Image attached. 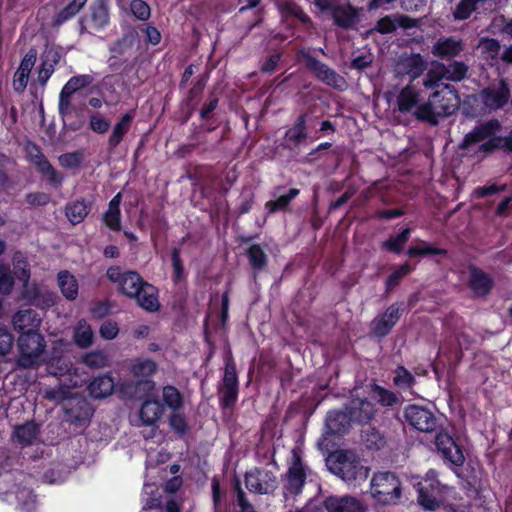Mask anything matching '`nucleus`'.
<instances>
[{"mask_svg":"<svg viewBox=\"0 0 512 512\" xmlns=\"http://www.w3.org/2000/svg\"><path fill=\"white\" fill-rule=\"evenodd\" d=\"M482 103L489 110L503 108L510 99V88L506 79H500L497 86H488L481 90Z\"/></svg>","mask_w":512,"mask_h":512,"instance_id":"obj_19","label":"nucleus"},{"mask_svg":"<svg viewBox=\"0 0 512 512\" xmlns=\"http://www.w3.org/2000/svg\"><path fill=\"white\" fill-rule=\"evenodd\" d=\"M61 58L60 53L55 49H48L42 56L41 67L38 71L37 81L44 86L51 77Z\"/></svg>","mask_w":512,"mask_h":512,"instance_id":"obj_33","label":"nucleus"},{"mask_svg":"<svg viewBox=\"0 0 512 512\" xmlns=\"http://www.w3.org/2000/svg\"><path fill=\"white\" fill-rule=\"evenodd\" d=\"M447 91H434L430 98L434 101V105L437 109V114L440 117H448L452 115L458 106V96L457 92L454 88L450 89L448 85H446Z\"/></svg>","mask_w":512,"mask_h":512,"instance_id":"obj_24","label":"nucleus"},{"mask_svg":"<svg viewBox=\"0 0 512 512\" xmlns=\"http://www.w3.org/2000/svg\"><path fill=\"white\" fill-rule=\"evenodd\" d=\"M249 265L254 272H261L268 266V256L259 244H252L246 250Z\"/></svg>","mask_w":512,"mask_h":512,"instance_id":"obj_39","label":"nucleus"},{"mask_svg":"<svg viewBox=\"0 0 512 512\" xmlns=\"http://www.w3.org/2000/svg\"><path fill=\"white\" fill-rule=\"evenodd\" d=\"M329 468L346 483L365 481L370 472V468L364 466L357 454L351 450L337 451Z\"/></svg>","mask_w":512,"mask_h":512,"instance_id":"obj_2","label":"nucleus"},{"mask_svg":"<svg viewBox=\"0 0 512 512\" xmlns=\"http://www.w3.org/2000/svg\"><path fill=\"white\" fill-rule=\"evenodd\" d=\"M94 82V77L90 74H80L71 77L62 87L74 94L79 90L85 89Z\"/></svg>","mask_w":512,"mask_h":512,"instance_id":"obj_55","label":"nucleus"},{"mask_svg":"<svg viewBox=\"0 0 512 512\" xmlns=\"http://www.w3.org/2000/svg\"><path fill=\"white\" fill-rule=\"evenodd\" d=\"M300 193L298 188H291L286 194L279 196L275 200H270L265 203V209L268 214H275L279 211H285L290 206V203Z\"/></svg>","mask_w":512,"mask_h":512,"instance_id":"obj_40","label":"nucleus"},{"mask_svg":"<svg viewBox=\"0 0 512 512\" xmlns=\"http://www.w3.org/2000/svg\"><path fill=\"white\" fill-rule=\"evenodd\" d=\"M157 371V363L148 358H136L131 362L130 373L137 379L136 386L143 387L146 391H152L155 382L150 377Z\"/></svg>","mask_w":512,"mask_h":512,"instance_id":"obj_20","label":"nucleus"},{"mask_svg":"<svg viewBox=\"0 0 512 512\" xmlns=\"http://www.w3.org/2000/svg\"><path fill=\"white\" fill-rule=\"evenodd\" d=\"M428 68L427 60L420 53L402 54L396 62L395 71L398 76L408 77L412 84Z\"/></svg>","mask_w":512,"mask_h":512,"instance_id":"obj_15","label":"nucleus"},{"mask_svg":"<svg viewBox=\"0 0 512 512\" xmlns=\"http://www.w3.org/2000/svg\"><path fill=\"white\" fill-rule=\"evenodd\" d=\"M420 101V92L413 84L408 83L397 95V109L402 114L413 113Z\"/></svg>","mask_w":512,"mask_h":512,"instance_id":"obj_30","label":"nucleus"},{"mask_svg":"<svg viewBox=\"0 0 512 512\" xmlns=\"http://www.w3.org/2000/svg\"><path fill=\"white\" fill-rule=\"evenodd\" d=\"M413 115L415 118L422 122H427L431 125H436L438 123V118L440 117L437 114V109L434 105V101L429 97L428 101L420 104H417L415 110L413 111Z\"/></svg>","mask_w":512,"mask_h":512,"instance_id":"obj_41","label":"nucleus"},{"mask_svg":"<svg viewBox=\"0 0 512 512\" xmlns=\"http://www.w3.org/2000/svg\"><path fill=\"white\" fill-rule=\"evenodd\" d=\"M13 325L16 331L20 333L18 338V347L20 355L18 363L24 368L32 367V313L30 310L17 312L13 317Z\"/></svg>","mask_w":512,"mask_h":512,"instance_id":"obj_5","label":"nucleus"},{"mask_svg":"<svg viewBox=\"0 0 512 512\" xmlns=\"http://www.w3.org/2000/svg\"><path fill=\"white\" fill-rule=\"evenodd\" d=\"M281 12L286 17H293L305 26H311L312 20L300 5L293 1H286L281 5Z\"/></svg>","mask_w":512,"mask_h":512,"instance_id":"obj_49","label":"nucleus"},{"mask_svg":"<svg viewBox=\"0 0 512 512\" xmlns=\"http://www.w3.org/2000/svg\"><path fill=\"white\" fill-rule=\"evenodd\" d=\"M307 472L301 456L293 450L292 464L286 471L283 485V494L285 497L298 496L302 493L306 484Z\"/></svg>","mask_w":512,"mask_h":512,"instance_id":"obj_9","label":"nucleus"},{"mask_svg":"<svg viewBox=\"0 0 512 512\" xmlns=\"http://www.w3.org/2000/svg\"><path fill=\"white\" fill-rule=\"evenodd\" d=\"M91 209L92 202L81 198L67 203L65 215L72 225H77L85 220Z\"/></svg>","mask_w":512,"mask_h":512,"instance_id":"obj_32","label":"nucleus"},{"mask_svg":"<svg viewBox=\"0 0 512 512\" xmlns=\"http://www.w3.org/2000/svg\"><path fill=\"white\" fill-rule=\"evenodd\" d=\"M58 286L62 295L69 301H73L78 296V282L74 275L67 270H62L57 276Z\"/></svg>","mask_w":512,"mask_h":512,"instance_id":"obj_36","label":"nucleus"},{"mask_svg":"<svg viewBox=\"0 0 512 512\" xmlns=\"http://www.w3.org/2000/svg\"><path fill=\"white\" fill-rule=\"evenodd\" d=\"M374 392L376 394L378 402L382 406L392 407L398 404L399 402L397 394L392 390L376 385Z\"/></svg>","mask_w":512,"mask_h":512,"instance_id":"obj_61","label":"nucleus"},{"mask_svg":"<svg viewBox=\"0 0 512 512\" xmlns=\"http://www.w3.org/2000/svg\"><path fill=\"white\" fill-rule=\"evenodd\" d=\"M87 0H72L64 8L55 14L52 19L53 26H60L66 21L73 18L81 8L86 4Z\"/></svg>","mask_w":512,"mask_h":512,"instance_id":"obj_42","label":"nucleus"},{"mask_svg":"<svg viewBox=\"0 0 512 512\" xmlns=\"http://www.w3.org/2000/svg\"><path fill=\"white\" fill-rule=\"evenodd\" d=\"M477 9L475 0H460L453 11L455 20H466Z\"/></svg>","mask_w":512,"mask_h":512,"instance_id":"obj_59","label":"nucleus"},{"mask_svg":"<svg viewBox=\"0 0 512 512\" xmlns=\"http://www.w3.org/2000/svg\"><path fill=\"white\" fill-rule=\"evenodd\" d=\"M137 38V32L132 29L126 33H124L120 38H118L112 45L109 47L110 57L109 64L111 67L118 64V58L120 56H124L129 50L132 49L134 42Z\"/></svg>","mask_w":512,"mask_h":512,"instance_id":"obj_29","label":"nucleus"},{"mask_svg":"<svg viewBox=\"0 0 512 512\" xmlns=\"http://www.w3.org/2000/svg\"><path fill=\"white\" fill-rule=\"evenodd\" d=\"M403 417L408 425L420 432L430 433L438 428V418L429 408L422 405H407Z\"/></svg>","mask_w":512,"mask_h":512,"instance_id":"obj_8","label":"nucleus"},{"mask_svg":"<svg viewBox=\"0 0 512 512\" xmlns=\"http://www.w3.org/2000/svg\"><path fill=\"white\" fill-rule=\"evenodd\" d=\"M163 414V405L157 399L145 400L140 408L139 417L146 426L154 425Z\"/></svg>","mask_w":512,"mask_h":512,"instance_id":"obj_34","label":"nucleus"},{"mask_svg":"<svg viewBox=\"0 0 512 512\" xmlns=\"http://www.w3.org/2000/svg\"><path fill=\"white\" fill-rule=\"evenodd\" d=\"M244 479L246 488L254 494L269 495L278 488L277 476L272 471L261 467L246 471Z\"/></svg>","mask_w":512,"mask_h":512,"instance_id":"obj_7","label":"nucleus"},{"mask_svg":"<svg viewBox=\"0 0 512 512\" xmlns=\"http://www.w3.org/2000/svg\"><path fill=\"white\" fill-rule=\"evenodd\" d=\"M361 8L354 7L350 3L346 5H334L330 9L333 22L336 26L345 29H355L360 21Z\"/></svg>","mask_w":512,"mask_h":512,"instance_id":"obj_22","label":"nucleus"},{"mask_svg":"<svg viewBox=\"0 0 512 512\" xmlns=\"http://www.w3.org/2000/svg\"><path fill=\"white\" fill-rule=\"evenodd\" d=\"M219 406L222 410L232 411L239 397V379L236 363L231 355L225 358L224 373L217 387Z\"/></svg>","mask_w":512,"mask_h":512,"instance_id":"obj_3","label":"nucleus"},{"mask_svg":"<svg viewBox=\"0 0 512 512\" xmlns=\"http://www.w3.org/2000/svg\"><path fill=\"white\" fill-rule=\"evenodd\" d=\"M108 2L109 0H96L90 6L89 13L79 21L81 34L88 29L101 31L108 26L110 21Z\"/></svg>","mask_w":512,"mask_h":512,"instance_id":"obj_14","label":"nucleus"},{"mask_svg":"<svg viewBox=\"0 0 512 512\" xmlns=\"http://www.w3.org/2000/svg\"><path fill=\"white\" fill-rule=\"evenodd\" d=\"M300 56L306 68L315 76L316 79L325 85L336 90L343 91L346 86V80L327 64L322 63L316 57L304 50L300 51Z\"/></svg>","mask_w":512,"mask_h":512,"instance_id":"obj_6","label":"nucleus"},{"mask_svg":"<svg viewBox=\"0 0 512 512\" xmlns=\"http://www.w3.org/2000/svg\"><path fill=\"white\" fill-rule=\"evenodd\" d=\"M422 246H410L406 254L409 258L424 257L429 255H441L446 256L448 254L447 249L439 248L428 244L425 241H421Z\"/></svg>","mask_w":512,"mask_h":512,"instance_id":"obj_50","label":"nucleus"},{"mask_svg":"<svg viewBox=\"0 0 512 512\" xmlns=\"http://www.w3.org/2000/svg\"><path fill=\"white\" fill-rule=\"evenodd\" d=\"M397 30V19L396 15H386L380 18L372 31L378 32L380 34H391Z\"/></svg>","mask_w":512,"mask_h":512,"instance_id":"obj_62","label":"nucleus"},{"mask_svg":"<svg viewBox=\"0 0 512 512\" xmlns=\"http://www.w3.org/2000/svg\"><path fill=\"white\" fill-rule=\"evenodd\" d=\"M130 300H133L138 307L148 313H155L160 310L159 289L144 278L132 293Z\"/></svg>","mask_w":512,"mask_h":512,"instance_id":"obj_16","label":"nucleus"},{"mask_svg":"<svg viewBox=\"0 0 512 512\" xmlns=\"http://www.w3.org/2000/svg\"><path fill=\"white\" fill-rule=\"evenodd\" d=\"M468 272L467 287L473 296L475 298H486L495 285L491 275L474 264L468 266Z\"/></svg>","mask_w":512,"mask_h":512,"instance_id":"obj_18","label":"nucleus"},{"mask_svg":"<svg viewBox=\"0 0 512 512\" xmlns=\"http://www.w3.org/2000/svg\"><path fill=\"white\" fill-rule=\"evenodd\" d=\"M107 279L116 285L120 295L130 299L143 277L135 270H122L120 266L113 265L106 270Z\"/></svg>","mask_w":512,"mask_h":512,"instance_id":"obj_10","label":"nucleus"},{"mask_svg":"<svg viewBox=\"0 0 512 512\" xmlns=\"http://www.w3.org/2000/svg\"><path fill=\"white\" fill-rule=\"evenodd\" d=\"M133 16L139 21H147L151 17L150 5L144 0H131L129 5Z\"/></svg>","mask_w":512,"mask_h":512,"instance_id":"obj_58","label":"nucleus"},{"mask_svg":"<svg viewBox=\"0 0 512 512\" xmlns=\"http://www.w3.org/2000/svg\"><path fill=\"white\" fill-rule=\"evenodd\" d=\"M412 229L407 227L396 235H391L381 243V249L396 255H399L410 239Z\"/></svg>","mask_w":512,"mask_h":512,"instance_id":"obj_37","label":"nucleus"},{"mask_svg":"<svg viewBox=\"0 0 512 512\" xmlns=\"http://www.w3.org/2000/svg\"><path fill=\"white\" fill-rule=\"evenodd\" d=\"M361 438L366 449L370 451H379L387 443L385 435L377 428L371 426L362 430Z\"/></svg>","mask_w":512,"mask_h":512,"instance_id":"obj_38","label":"nucleus"},{"mask_svg":"<svg viewBox=\"0 0 512 512\" xmlns=\"http://www.w3.org/2000/svg\"><path fill=\"white\" fill-rule=\"evenodd\" d=\"M352 423L367 424L375 416V405L367 399H352L346 406Z\"/></svg>","mask_w":512,"mask_h":512,"instance_id":"obj_25","label":"nucleus"},{"mask_svg":"<svg viewBox=\"0 0 512 512\" xmlns=\"http://www.w3.org/2000/svg\"><path fill=\"white\" fill-rule=\"evenodd\" d=\"M325 424L331 435L346 434L352 424L346 407L343 410H334L327 413Z\"/></svg>","mask_w":512,"mask_h":512,"instance_id":"obj_27","label":"nucleus"},{"mask_svg":"<svg viewBox=\"0 0 512 512\" xmlns=\"http://www.w3.org/2000/svg\"><path fill=\"white\" fill-rule=\"evenodd\" d=\"M402 482L391 471L375 472L370 480L372 499L383 506L396 505L402 498Z\"/></svg>","mask_w":512,"mask_h":512,"instance_id":"obj_1","label":"nucleus"},{"mask_svg":"<svg viewBox=\"0 0 512 512\" xmlns=\"http://www.w3.org/2000/svg\"><path fill=\"white\" fill-rule=\"evenodd\" d=\"M64 420L77 427L89 424L94 409L91 404L81 396L69 397L63 404Z\"/></svg>","mask_w":512,"mask_h":512,"instance_id":"obj_11","label":"nucleus"},{"mask_svg":"<svg viewBox=\"0 0 512 512\" xmlns=\"http://www.w3.org/2000/svg\"><path fill=\"white\" fill-rule=\"evenodd\" d=\"M94 333L89 324L80 321L74 330V342L82 349L90 347L93 343Z\"/></svg>","mask_w":512,"mask_h":512,"instance_id":"obj_47","label":"nucleus"},{"mask_svg":"<svg viewBox=\"0 0 512 512\" xmlns=\"http://www.w3.org/2000/svg\"><path fill=\"white\" fill-rule=\"evenodd\" d=\"M468 65L462 61H453L446 65L445 80L451 82H460L467 76Z\"/></svg>","mask_w":512,"mask_h":512,"instance_id":"obj_51","label":"nucleus"},{"mask_svg":"<svg viewBox=\"0 0 512 512\" xmlns=\"http://www.w3.org/2000/svg\"><path fill=\"white\" fill-rule=\"evenodd\" d=\"M59 164L66 169H76L83 161V153L80 151L67 152L59 156Z\"/></svg>","mask_w":512,"mask_h":512,"instance_id":"obj_63","label":"nucleus"},{"mask_svg":"<svg viewBox=\"0 0 512 512\" xmlns=\"http://www.w3.org/2000/svg\"><path fill=\"white\" fill-rule=\"evenodd\" d=\"M202 94H203V91H201L198 88H195L194 86H192L188 90L187 95L183 101L185 107L187 108V114L185 117V121H187L191 117L192 113L194 112V110L196 109L197 105L199 104V102L201 100Z\"/></svg>","mask_w":512,"mask_h":512,"instance_id":"obj_60","label":"nucleus"},{"mask_svg":"<svg viewBox=\"0 0 512 512\" xmlns=\"http://www.w3.org/2000/svg\"><path fill=\"white\" fill-rule=\"evenodd\" d=\"M47 374L54 377L71 375L75 370L72 361L66 356H53L45 364Z\"/></svg>","mask_w":512,"mask_h":512,"instance_id":"obj_35","label":"nucleus"},{"mask_svg":"<svg viewBox=\"0 0 512 512\" xmlns=\"http://www.w3.org/2000/svg\"><path fill=\"white\" fill-rule=\"evenodd\" d=\"M171 261L173 268L172 279L174 283H179L185 278V271L183 261L181 259V250L178 247H174L171 250Z\"/></svg>","mask_w":512,"mask_h":512,"instance_id":"obj_56","label":"nucleus"},{"mask_svg":"<svg viewBox=\"0 0 512 512\" xmlns=\"http://www.w3.org/2000/svg\"><path fill=\"white\" fill-rule=\"evenodd\" d=\"M406 214L404 208L397 207L392 209H381L378 208L374 211V213L369 217L372 220H391L395 218L402 217Z\"/></svg>","mask_w":512,"mask_h":512,"instance_id":"obj_64","label":"nucleus"},{"mask_svg":"<svg viewBox=\"0 0 512 512\" xmlns=\"http://www.w3.org/2000/svg\"><path fill=\"white\" fill-rule=\"evenodd\" d=\"M446 64L442 62H434L427 71L423 80V86L427 89H434L441 80H445Z\"/></svg>","mask_w":512,"mask_h":512,"instance_id":"obj_46","label":"nucleus"},{"mask_svg":"<svg viewBox=\"0 0 512 512\" xmlns=\"http://www.w3.org/2000/svg\"><path fill=\"white\" fill-rule=\"evenodd\" d=\"M134 117L135 111L130 110L124 115H122L119 121L114 125L107 142L109 151H114L123 141L125 135L129 132L131 128Z\"/></svg>","mask_w":512,"mask_h":512,"instance_id":"obj_28","label":"nucleus"},{"mask_svg":"<svg viewBox=\"0 0 512 512\" xmlns=\"http://www.w3.org/2000/svg\"><path fill=\"white\" fill-rule=\"evenodd\" d=\"M323 506L328 512H365L363 503L350 495L328 496L323 501Z\"/></svg>","mask_w":512,"mask_h":512,"instance_id":"obj_23","label":"nucleus"},{"mask_svg":"<svg viewBox=\"0 0 512 512\" xmlns=\"http://www.w3.org/2000/svg\"><path fill=\"white\" fill-rule=\"evenodd\" d=\"M12 441L21 447L29 446L32 443V424L26 422L15 426Z\"/></svg>","mask_w":512,"mask_h":512,"instance_id":"obj_54","label":"nucleus"},{"mask_svg":"<svg viewBox=\"0 0 512 512\" xmlns=\"http://www.w3.org/2000/svg\"><path fill=\"white\" fill-rule=\"evenodd\" d=\"M89 395L94 399H104L115 389L114 378L110 374L95 377L87 387Z\"/></svg>","mask_w":512,"mask_h":512,"instance_id":"obj_31","label":"nucleus"},{"mask_svg":"<svg viewBox=\"0 0 512 512\" xmlns=\"http://www.w3.org/2000/svg\"><path fill=\"white\" fill-rule=\"evenodd\" d=\"M417 492L418 504L424 510L436 511L440 507L441 501L437 498L440 493L432 492L429 487H418Z\"/></svg>","mask_w":512,"mask_h":512,"instance_id":"obj_43","label":"nucleus"},{"mask_svg":"<svg viewBox=\"0 0 512 512\" xmlns=\"http://www.w3.org/2000/svg\"><path fill=\"white\" fill-rule=\"evenodd\" d=\"M403 312V302H395L391 304L382 314L375 317L371 322L372 334L380 339L389 335L402 317Z\"/></svg>","mask_w":512,"mask_h":512,"instance_id":"obj_13","label":"nucleus"},{"mask_svg":"<svg viewBox=\"0 0 512 512\" xmlns=\"http://www.w3.org/2000/svg\"><path fill=\"white\" fill-rule=\"evenodd\" d=\"M464 49V43L461 39H456L453 36L438 39L433 47L432 54L440 59H452L461 54Z\"/></svg>","mask_w":512,"mask_h":512,"instance_id":"obj_26","label":"nucleus"},{"mask_svg":"<svg viewBox=\"0 0 512 512\" xmlns=\"http://www.w3.org/2000/svg\"><path fill=\"white\" fill-rule=\"evenodd\" d=\"M311 118L309 111L301 112L296 117L294 123L284 133L282 141L284 149L296 151L319 139L318 131L314 135L310 134Z\"/></svg>","mask_w":512,"mask_h":512,"instance_id":"obj_4","label":"nucleus"},{"mask_svg":"<svg viewBox=\"0 0 512 512\" xmlns=\"http://www.w3.org/2000/svg\"><path fill=\"white\" fill-rule=\"evenodd\" d=\"M31 70V57L27 54L14 75L13 86L16 91L22 92L26 88Z\"/></svg>","mask_w":512,"mask_h":512,"instance_id":"obj_44","label":"nucleus"},{"mask_svg":"<svg viewBox=\"0 0 512 512\" xmlns=\"http://www.w3.org/2000/svg\"><path fill=\"white\" fill-rule=\"evenodd\" d=\"M162 400L172 411H180L184 404L182 394L175 386L172 385L163 387Z\"/></svg>","mask_w":512,"mask_h":512,"instance_id":"obj_48","label":"nucleus"},{"mask_svg":"<svg viewBox=\"0 0 512 512\" xmlns=\"http://www.w3.org/2000/svg\"><path fill=\"white\" fill-rule=\"evenodd\" d=\"M435 446L445 463L455 467L463 466V449L449 433L439 431L435 436Z\"/></svg>","mask_w":512,"mask_h":512,"instance_id":"obj_12","label":"nucleus"},{"mask_svg":"<svg viewBox=\"0 0 512 512\" xmlns=\"http://www.w3.org/2000/svg\"><path fill=\"white\" fill-rule=\"evenodd\" d=\"M130 300H133L138 307L148 313H155L160 310L159 289L144 278L132 293Z\"/></svg>","mask_w":512,"mask_h":512,"instance_id":"obj_17","label":"nucleus"},{"mask_svg":"<svg viewBox=\"0 0 512 512\" xmlns=\"http://www.w3.org/2000/svg\"><path fill=\"white\" fill-rule=\"evenodd\" d=\"M413 271V267L409 263H403L396 270H394L385 281V290L387 293L392 291L399 285L401 280Z\"/></svg>","mask_w":512,"mask_h":512,"instance_id":"obj_53","label":"nucleus"},{"mask_svg":"<svg viewBox=\"0 0 512 512\" xmlns=\"http://www.w3.org/2000/svg\"><path fill=\"white\" fill-rule=\"evenodd\" d=\"M82 362L90 368H103L107 365L108 359L104 352L95 350L87 352L82 356Z\"/></svg>","mask_w":512,"mask_h":512,"instance_id":"obj_57","label":"nucleus"},{"mask_svg":"<svg viewBox=\"0 0 512 512\" xmlns=\"http://www.w3.org/2000/svg\"><path fill=\"white\" fill-rule=\"evenodd\" d=\"M393 384L400 390H410L416 384L413 374L403 365H398L394 370Z\"/></svg>","mask_w":512,"mask_h":512,"instance_id":"obj_45","label":"nucleus"},{"mask_svg":"<svg viewBox=\"0 0 512 512\" xmlns=\"http://www.w3.org/2000/svg\"><path fill=\"white\" fill-rule=\"evenodd\" d=\"M168 423L172 431L179 438H183L189 432V424L187 422L186 416L179 411H173L169 415Z\"/></svg>","mask_w":512,"mask_h":512,"instance_id":"obj_52","label":"nucleus"},{"mask_svg":"<svg viewBox=\"0 0 512 512\" xmlns=\"http://www.w3.org/2000/svg\"><path fill=\"white\" fill-rule=\"evenodd\" d=\"M501 129L497 119H490L476 125L470 132L465 134L459 144L460 150H468L472 145L483 142L486 138L493 136Z\"/></svg>","mask_w":512,"mask_h":512,"instance_id":"obj_21","label":"nucleus"}]
</instances>
